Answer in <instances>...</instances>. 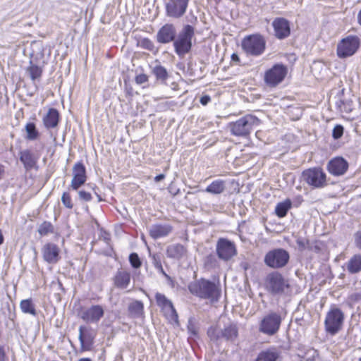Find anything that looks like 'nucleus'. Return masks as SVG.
<instances>
[{
  "label": "nucleus",
  "instance_id": "obj_26",
  "mask_svg": "<svg viewBox=\"0 0 361 361\" xmlns=\"http://www.w3.org/2000/svg\"><path fill=\"white\" fill-rule=\"evenodd\" d=\"M85 327L80 326L79 327L78 338L80 343V347L82 350H90L93 344L94 336L90 333L85 332Z\"/></svg>",
  "mask_w": 361,
  "mask_h": 361
},
{
  "label": "nucleus",
  "instance_id": "obj_27",
  "mask_svg": "<svg viewBox=\"0 0 361 361\" xmlns=\"http://www.w3.org/2000/svg\"><path fill=\"white\" fill-rule=\"evenodd\" d=\"M281 352L276 348H269L261 351L255 361H277L280 357Z\"/></svg>",
  "mask_w": 361,
  "mask_h": 361
},
{
  "label": "nucleus",
  "instance_id": "obj_42",
  "mask_svg": "<svg viewBox=\"0 0 361 361\" xmlns=\"http://www.w3.org/2000/svg\"><path fill=\"white\" fill-rule=\"evenodd\" d=\"M61 202L68 209H72L73 207L71 195L67 192H64L63 193L61 197Z\"/></svg>",
  "mask_w": 361,
  "mask_h": 361
},
{
  "label": "nucleus",
  "instance_id": "obj_18",
  "mask_svg": "<svg viewBox=\"0 0 361 361\" xmlns=\"http://www.w3.org/2000/svg\"><path fill=\"white\" fill-rule=\"evenodd\" d=\"M274 35L277 39H283L290 34L289 22L283 18H276L272 22Z\"/></svg>",
  "mask_w": 361,
  "mask_h": 361
},
{
  "label": "nucleus",
  "instance_id": "obj_30",
  "mask_svg": "<svg viewBox=\"0 0 361 361\" xmlns=\"http://www.w3.org/2000/svg\"><path fill=\"white\" fill-rule=\"evenodd\" d=\"M226 189V182L223 180H215L210 185H209L205 192L212 195L221 194Z\"/></svg>",
  "mask_w": 361,
  "mask_h": 361
},
{
  "label": "nucleus",
  "instance_id": "obj_22",
  "mask_svg": "<svg viewBox=\"0 0 361 361\" xmlns=\"http://www.w3.org/2000/svg\"><path fill=\"white\" fill-rule=\"evenodd\" d=\"M173 230V227L168 224H154L149 230L150 236L154 239L166 237L169 235Z\"/></svg>",
  "mask_w": 361,
  "mask_h": 361
},
{
  "label": "nucleus",
  "instance_id": "obj_52",
  "mask_svg": "<svg viewBox=\"0 0 361 361\" xmlns=\"http://www.w3.org/2000/svg\"><path fill=\"white\" fill-rule=\"evenodd\" d=\"M164 177H165V176L164 174H159L154 178V180L156 182L161 181L164 178Z\"/></svg>",
  "mask_w": 361,
  "mask_h": 361
},
{
  "label": "nucleus",
  "instance_id": "obj_8",
  "mask_svg": "<svg viewBox=\"0 0 361 361\" xmlns=\"http://www.w3.org/2000/svg\"><path fill=\"white\" fill-rule=\"evenodd\" d=\"M360 38L357 36H347L338 43L337 56L340 59H345L354 55L360 47Z\"/></svg>",
  "mask_w": 361,
  "mask_h": 361
},
{
  "label": "nucleus",
  "instance_id": "obj_4",
  "mask_svg": "<svg viewBox=\"0 0 361 361\" xmlns=\"http://www.w3.org/2000/svg\"><path fill=\"white\" fill-rule=\"evenodd\" d=\"M266 286L268 291L274 295H287L290 292L288 280L277 271L267 275Z\"/></svg>",
  "mask_w": 361,
  "mask_h": 361
},
{
  "label": "nucleus",
  "instance_id": "obj_12",
  "mask_svg": "<svg viewBox=\"0 0 361 361\" xmlns=\"http://www.w3.org/2000/svg\"><path fill=\"white\" fill-rule=\"evenodd\" d=\"M288 69L283 64H276L267 70L264 74V81L270 87L281 83L287 75Z\"/></svg>",
  "mask_w": 361,
  "mask_h": 361
},
{
  "label": "nucleus",
  "instance_id": "obj_32",
  "mask_svg": "<svg viewBox=\"0 0 361 361\" xmlns=\"http://www.w3.org/2000/svg\"><path fill=\"white\" fill-rule=\"evenodd\" d=\"M161 310L170 323L178 324V316L172 302L168 306L162 308Z\"/></svg>",
  "mask_w": 361,
  "mask_h": 361
},
{
  "label": "nucleus",
  "instance_id": "obj_44",
  "mask_svg": "<svg viewBox=\"0 0 361 361\" xmlns=\"http://www.w3.org/2000/svg\"><path fill=\"white\" fill-rule=\"evenodd\" d=\"M139 43L142 48L149 51L153 50L154 47L153 42L147 38L141 39Z\"/></svg>",
  "mask_w": 361,
  "mask_h": 361
},
{
  "label": "nucleus",
  "instance_id": "obj_33",
  "mask_svg": "<svg viewBox=\"0 0 361 361\" xmlns=\"http://www.w3.org/2000/svg\"><path fill=\"white\" fill-rule=\"evenodd\" d=\"M20 308L25 314H29L32 316L37 315L35 305L32 302V299L23 300L20 303Z\"/></svg>",
  "mask_w": 361,
  "mask_h": 361
},
{
  "label": "nucleus",
  "instance_id": "obj_13",
  "mask_svg": "<svg viewBox=\"0 0 361 361\" xmlns=\"http://www.w3.org/2000/svg\"><path fill=\"white\" fill-rule=\"evenodd\" d=\"M190 0H166V15L172 18H180L185 13Z\"/></svg>",
  "mask_w": 361,
  "mask_h": 361
},
{
  "label": "nucleus",
  "instance_id": "obj_15",
  "mask_svg": "<svg viewBox=\"0 0 361 361\" xmlns=\"http://www.w3.org/2000/svg\"><path fill=\"white\" fill-rule=\"evenodd\" d=\"M104 310L101 305H92L82 309L80 312V318L87 323H97L103 317Z\"/></svg>",
  "mask_w": 361,
  "mask_h": 361
},
{
  "label": "nucleus",
  "instance_id": "obj_39",
  "mask_svg": "<svg viewBox=\"0 0 361 361\" xmlns=\"http://www.w3.org/2000/svg\"><path fill=\"white\" fill-rule=\"evenodd\" d=\"M155 299L157 305L161 307V309L168 306L172 302L169 300L164 294L160 293H157L155 295Z\"/></svg>",
  "mask_w": 361,
  "mask_h": 361
},
{
  "label": "nucleus",
  "instance_id": "obj_59",
  "mask_svg": "<svg viewBox=\"0 0 361 361\" xmlns=\"http://www.w3.org/2000/svg\"><path fill=\"white\" fill-rule=\"evenodd\" d=\"M358 361H361V357L358 360Z\"/></svg>",
  "mask_w": 361,
  "mask_h": 361
},
{
  "label": "nucleus",
  "instance_id": "obj_9",
  "mask_svg": "<svg viewBox=\"0 0 361 361\" xmlns=\"http://www.w3.org/2000/svg\"><path fill=\"white\" fill-rule=\"evenodd\" d=\"M281 320V317L279 313L269 312L262 319L259 331L266 335L273 336L279 331Z\"/></svg>",
  "mask_w": 361,
  "mask_h": 361
},
{
  "label": "nucleus",
  "instance_id": "obj_34",
  "mask_svg": "<svg viewBox=\"0 0 361 361\" xmlns=\"http://www.w3.org/2000/svg\"><path fill=\"white\" fill-rule=\"evenodd\" d=\"M26 72L34 82L36 80H39L42 74V69L41 67L30 62V65L27 68Z\"/></svg>",
  "mask_w": 361,
  "mask_h": 361
},
{
  "label": "nucleus",
  "instance_id": "obj_23",
  "mask_svg": "<svg viewBox=\"0 0 361 361\" xmlns=\"http://www.w3.org/2000/svg\"><path fill=\"white\" fill-rule=\"evenodd\" d=\"M46 128H54L57 127L59 122V113L54 108H50L42 119Z\"/></svg>",
  "mask_w": 361,
  "mask_h": 361
},
{
  "label": "nucleus",
  "instance_id": "obj_47",
  "mask_svg": "<svg viewBox=\"0 0 361 361\" xmlns=\"http://www.w3.org/2000/svg\"><path fill=\"white\" fill-rule=\"evenodd\" d=\"M354 239L356 247L361 250V231H358L354 234Z\"/></svg>",
  "mask_w": 361,
  "mask_h": 361
},
{
  "label": "nucleus",
  "instance_id": "obj_48",
  "mask_svg": "<svg viewBox=\"0 0 361 361\" xmlns=\"http://www.w3.org/2000/svg\"><path fill=\"white\" fill-rule=\"evenodd\" d=\"M148 80V76L146 74H140L135 77V82L137 84H143Z\"/></svg>",
  "mask_w": 361,
  "mask_h": 361
},
{
  "label": "nucleus",
  "instance_id": "obj_24",
  "mask_svg": "<svg viewBox=\"0 0 361 361\" xmlns=\"http://www.w3.org/2000/svg\"><path fill=\"white\" fill-rule=\"evenodd\" d=\"M186 254V247L180 243L170 245L166 248V255L169 258L180 259Z\"/></svg>",
  "mask_w": 361,
  "mask_h": 361
},
{
  "label": "nucleus",
  "instance_id": "obj_2",
  "mask_svg": "<svg viewBox=\"0 0 361 361\" xmlns=\"http://www.w3.org/2000/svg\"><path fill=\"white\" fill-rule=\"evenodd\" d=\"M260 124V120L252 114H247L235 122L229 123L232 135L246 137Z\"/></svg>",
  "mask_w": 361,
  "mask_h": 361
},
{
  "label": "nucleus",
  "instance_id": "obj_46",
  "mask_svg": "<svg viewBox=\"0 0 361 361\" xmlns=\"http://www.w3.org/2000/svg\"><path fill=\"white\" fill-rule=\"evenodd\" d=\"M78 197L81 201L89 202L92 200V195L85 190H80L78 192Z\"/></svg>",
  "mask_w": 361,
  "mask_h": 361
},
{
  "label": "nucleus",
  "instance_id": "obj_17",
  "mask_svg": "<svg viewBox=\"0 0 361 361\" xmlns=\"http://www.w3.org/2000/svg\"><path fill=\"white\" fill-rule=\"evenodd\" d=\"M59 253V247L52 243H47L42 248V257L49 264L57 263L61 258Z\"/></svg>",
  "mask_w": 361,
  "mask_h": 361
},
{
  "label": "nucleus",
  "instance_id": "obj_49",
  "mask_svg": "<svg viewBox=\"0 0 361 361\" xmlns=\"http://www.w3.org/2000/svg\"><path fill=\"white\" fill-rule=\"evenodd\" d=\"M210 101L211 98L208 95L202 96L200 100V103L204 106L207 105Z\"/></svg>",
  "mask_w": 361,
  "mask_h": 361
},
{
  "label": "nucleus",
  "instance_id": "obj_11",
  "mask_svg": "<svg viewBox=\"0 0 361 361\" xmlns=\"http://www.w3.org/2000/svg\"><path fill=\"white\" fill-rule=\"evenodd\" d=\"M302 177L309 185L316 188L326 185V176L321 168H312L304 171Z\"/></svg>",
  "mask_w": 361,
  "mask_h": 361
},
{
  "label": "nucleus",
  "instance_id": "obj_37",
  "mask_svg": "<svg viewBox=\"0 0 361 361\" xmlns=\"http://www.w3.org/2000/svg\"><path fill=\"white\" fill-rule=\"evenodd\" d=\"M25 131L27 133L26 138L30 140H35L39 137V133L36 128L35 124L28 123L25 126Z\"/></svg>",
  "mask_w": 361,
  "mask_h": 361
},
{
  "label": "nucleus",
  "instance_id": "obj_53",
  "mask_svg": "<svg viewBox=\"0 0 361 361\" xmlns=\"http://www.w3.org/2000/svg\"><path fill=\"white\" fill-rule=\"evenodd\" d=\"M231 59H232V61H240L239 57H238V54H232Z\"/></svg>",
  "mask_w": 361,
  "mask_h": 361
},
{
  "label": "nucleus",
  "instance_id": "obj_45",
  "mask_svg": "<svg viewBox=\"0 0 361 361\" xmlns=\"http://www.w3.org/2000/svg\"><path fill=\"white\" fill-rule=\"evenodd\" d=\"M152 264L156 269H161V255L158 253H154L152 256Z\"/></svg>",
  "mask_w": 361,
  "mask_h": 361
},
{
  "label": "nucleus",
  "instance_id": "obj_6",
  "mask_svg": "<svg viewBox=\"0 0 361 361\" xmlns=\"http://www.w3.org/2000/svg\"><path fill=\"white\" fill-rule=\"evenodd\" d=\"M344 318V314L339 308H331L326 313L324 320L326 332L332 336L338 334L343 327Z\"/></svg>",
  "mask_w": 361,
  "mask_h": 361
},
{
  "label": "nucleus",
  "instance_id": "obj_10",
  "mask_svg": "<svg viewBox=\"0 0 361 361\" xmlns=\"http://www.w3.org/2000/svg\"><path fill=\"white\" fill-rule=\"evenodd\" d=\"M289 260V254L283 249H275L268 252L264 257L265 264L273 269L285 267Z\"/></svg>",
  "mask_w": 361,
  "mask_h": 361
},
{
  "label": "nucleus",
  "instance_id": "obj_54",
  "mask_svg": "<svg viewBox=\"0 0 361 361\" xmlns=\"http://www.w3.org/2000/svg\"><path fill=\"white\" fill-rule=\"evenodd\" d=\"M169 192H170V193H171V194H172V195H173V196H176V195L180 192V190H179V189H178V190H176L175 191V190H173V189L171 188L169 189Z\"/></svg>",
  "mask_w": 361,
  "mask_h": 361
},
{
  "label": "nucleus",
  "instance_id": "obj_3",
  "mask_svg": "<svg viewBox=\"0 0 361 361\" xmlns=\"http://www.w3.org/2000/svg\"><path fill=\"white\" fill-rule=\"evenodd\" d=\"M195 36V27L190 25H185L175 37L173 47L178 56L188 53L192 47V39Z\"/></svg>",
  "mask_w": 361,
  "mask_h": 361
},
{
  "label": "nucleus",
  "instance_id": "obj_40",
  "mask_svg": "<svg viewBox=\"0 0 361 361\" xmlns=\"http://www.w3.org/2000/svg\"><path fill=\"white\" fill-rule=\"evenodd\" d=\"M338 107L341 111L349 113L353 110V104L350 100H341Z\"/></svg>",
  "mask_w": 361,
  "mask_h": 361
},
{
  "label": "nucleus",
  "instance_id": "obj_57",
  "mask_svg": "<svg viewBox=\"0 0 361 361\" xmlns=\"http://www.w3.org/2000/svg\"><path fill=\"white\" fill-rule=\"evenodd\" d=\"M357 20H358V23L361 25V10L360 11V12L358 13V15H357Z\"/></svg>",
  "mask_w": 361,
  "mask_h": 361
},
{
  "label": "nucleus",
  "instance_id": "obj_19",
  "mask_svg": "<svg viewBox=\"0 0 361 361\" xmlns=\"http://www.w3.org/2000/svg\"><path fill=\"white\" fill-rule=\"evenodd\" d=\"M176 30L174 25L167 23L163 25L157 34V40L159 43L166 44L174 42Z\"/></svg>",
  "mask_w": 361,
  "mask_h": 361
},
{
  "label": "nucleus",
  "instance_id": "obj_36",
  "mask_svg": "<svg viewBox=\"0 0 361 361\" xmlns=\"http://www.w3.org/2000/svg\"><path fill=\"white\" fill-rule=\"evenodd\" d=\"M152 73L155 75L157 80L161 82H165L169 78L166 69L161 65L155 66L152 69Z\"/></svg>",
  "mask_w": 361,
  "mask_h": 361
},
{
  "label": "nucleus",
  "instance_id": "obj_50",
  "mask_svg": "<svg viewBox=\"0 0 361 361\" xmlns=\"http://www.w3.org/2000/svg\"><path fill=\"white\" fill-rule=\"evenodd\" d=\"M7 357L3 346L0 345V361H6Z\"/></svg>",
  "mask_w": 361,
  "mask_h": 361
},
{
  "label": "nucleus",
  "instance_id": "obj_14",
  "mask_svg": "<svg viewBox=\"0 0 361 361\" xmlns=\"http://www.w3.org/2000/svg\"><path fill=\"white\" fill-rule=\"evenodd\" d=\"M216 253L219 258L228 260L237 254L235 245L226 238H219L216 243Z\"/></svg>",
  "mask_w": 361,
  "mask_h": 361
},
{
  "label": "nucleus",
  "instance_id": "obj_56",
  "mask_svg": "<svg viewBox=\"0 0 361 361\" xmlns=\"http://www.w3.org/2000/svg\"><path fill=\"white\" fill-rule=\"evenodd\" d=\"M4 243V236L2 235L1 231L0 230V245Z\"/></svg>",
  "mask_w": 361,
  "mask_h": 361
},
{
  "label": "nucleus",
  "instance_id": "obj_38",
  "mask_svg": "<svg viewBox=\"0 0 361 361\" xmlns=\"http://www.w3.org/2000/svg\"><path fill=\"white\" fill-rule=\"evenodd\" d=\"M38 232L41 235H47L54 233V226L48 221H44L38 228Z\"/></svg>",
  "mask_w": 361,
  "mask_h": 361
},
{
  "label": "nucleus",
  "instance_id": "obj_16",
  "mask_svg": "<svg viewBox=\"0 0 361 361\" xmlns=\"http://www.w3.org/2000/svg\"><path fill=\"white\" fill-rule=\"evenodd\" d=\"M73 176L71 187L76 190L82 185L87 180L86 170L82 163L78 162L73 166Z\"/></svg>",
  "mask_w": 361,
  "mask_h": 361
},
{
  "label": "nucleus",
  "instance_id": "obj_29",
  "mask_svg": "<svg viewBox=\"0 0 361 361\" xmlns=\"http://www.w3.org/2000/svg\"><path fill=\"white\" fill-rule=\"evenodd\" d=\"M20 159L26 169H30L36 164L37 159L29 150H24L20 152Z\"/></svg>",
  "mask_w": 361,
  "mask_h": 361
},
{
  "label": "nucleus",
  "instance_id": "obj_21",
  "mask_svg": "<svg viewBox=\"0 0 361 361\" xmlns=\"http://www.w3.org/2000/svg\"><path fill=\"white\" fill-rule=\"evenodd\" d=\"M348 168V162L341 157H336L331 160L328 164V170L334 176L344 174Z\"/></svg>",
  "mask_w": 361,
  "mask_h": 361
},
{
  "label": "nucleus",
  "instance_id": "obj_25",
  "mask_svg": "<svg viewBox=\"0 0 361 361\" xmlns=\"http://www.w3.org/2000/svg\"><path fill=\"white\" fill-rule=\"evenodd\" d=\"M345 270L350 274H355L361 271V255H353L345 264Z\"/></svg>",
  "mask_w": 361,
  "mask_h": 361
},
{
  "label": "nucleus",
  "instance_id": "obj_20",
  "mask_svg": "<svg viewBox=\"0 0 361 361\" xmlns=\"http://www.w3.org/2000/svg\"><path fill=\"white\" fill-rule=\"evenodd\" d=\"M130 273L123 269L117 270L112 278L114 286L119 289H126L130 283Z\"/></svg>",
  "mask_w": 361,
  "mask_h": 361
},
{
  "label": "nucleus",
  "instance_id": "obj_35",
  "mask_svg": "<svg viewBox=\"0 0 361 361\" xmlns=\"http://www.w3.org/2000/svg\"><path fill=\"white\" fill-rule=\"evenodd\" d=\"M290 207L291 202L290 200H286L284 202H279L275 208L276 214L280 218L284 217Z\"/></svg>",
  "mask_w": 361,
  "mask_h": 361
},
{
  "label": "nucleus",
  "instance_id": "obj_51",
  "mask_svg": "<svg viewBox=\"0 0 361 361\" xmlns=\"http://www.w3.org/2000/svg\"><path fill=\"white\" fill-rule=\"evenodd\" d=\"M6 175V167L0 163V180L4 179Z\"/></svg>",
  "mask_w": 361,
  "mask_h": 361
},
{
  "label": "nucleus",
  "instance_id": "obj_28",
  "mask_svg": "<svg viewBox=\"0 0 361 361\" xmlns=\"http://www.w3.org/2000/svg\"><path fill=\"white\" fill-rule=\"evenodd\" d=\"M129 314L134 318H142L144 317V305L141 301L133 300L128 305Z\"/></svg>",
  "mask_w": 361,
  "mask_h": 361
},
{
  "label": "nucleus",
  "instance_id": "obj_55",
  "mask_svg": "<svg viewBox=\"0 0 361 361\" xmlns=\"http://www.w3.org/2000/svg\"><path fill=\"white\" fill-rule=\"evenodd\" d=\"M159 271H160L164 276H168L167 274L165 273L163 267H162V265H161V269H157Z\"/></svg>",
  "mask_w": 361,
  "mask_h": 361
},
{
  "label": "nucleus",
  "instance_id": "obj_7",
  "mask_svg": "<svg viewBox=\"0 0 361 361\" xmlns=\"http://www.w3.org/2000/svg\"><path fill=\"white\" fill-rule=\"evenodd\" d=\"M207 334L213 341L224 338L227 341L234 342L238 336V329L234 324H230L224 329H220L218 326H211L207 331Z\"/></svg>",
  "mask_w": 361,
  "mask_h": 361
},
{
  "label": "nucleus",
  "instance_id": "obj_1",
  "mask_svg": "<svg viewBox=\"0 0 361 361\" xmlns=\"http://www.w3.org/2000/svg\"><path fill=\"white\" fill-rule=\"evenodd\" d=\"M188 289L192 295L212 302L216 301L220 296V290L216 284L205 279L191 282Z\"/></svg>",
  "mask_w": 361,
  "mask_h": 361
},
{
  "label": "nucleus",
  "instance_id": "obj_31",
  "mask_svg": "<svg viewBox=\"0 0 361 361\" xmlns=\"http://www.w3.org/2000/svg\"><path fill=\"white\" fill-rule=\"evenodd\" d=\"M161 310L170 323L178 324V316L172 302L168 306L162 308Z\"/></svg>",
  "mask_w": 361,
  "mask_h": 361
},
{
  "label": "nucleus",
  "instance_id": "obj_41",
  "mask_svg": "<svg viewBox=\"0 0 361 361\" xmlns=\"http://www.w3.org/2000/svg\"><path fill=\"white\" fill-rule=\"evenodd\" d=\"M129 261L131 266L135 269L140 268L142 264L140 257L137 253H131L129 256Z\"/></svg>",
  "mask_w": 361,
  "mask_h": 361
},
{
  "label": "nucleus",
  "instance_id": "obj_43",
  "mask_svg": "<svg viewBox=\"0 0 361 361\" xmlns=\"http://www.w3.org/2000/svg\"><path fill=\"white\" fill-rule=\"evenodd\" d=\"M343 134V127L341 125H336L332 131V136L335 140L339 139Z\"/></svg>",
  "mask_w": 361,
  "mask_h": 361
},
{
  "label": "nucleus",
  "instance_id": "obj_5",
  "mask_svg": "<svg viewBox=\"0 0 361 361\" xmlns=\"http://www.w3.org/2000/svg\"><path fill=\"white\" fill-rule=\"evenodd\" d=\"M241 47L246 54L258 56L264 53L266 48V41L262 35L253 34L243 39Z\"/></svg>",
  "mask_w": 361,
  "mask_h": 361
},
{
  "label": "nucleus",
  "instance_id": "obj_58",
  "mask_svg": "<svg viewBox=\"0 0 361 361\" xmlns=\"http://www.w3.org/2000/svg\"><path fill=\"white\" fill-rule=\"evenodd\" d=\"M78 361H91L89 358H81Z\"/></svg>",
  "mask_w": 361,
  "mask_h": 361
}]
</instances>
